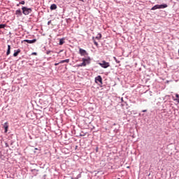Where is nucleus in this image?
I'll return each mask as SVG.
<instances>
[{
    "mask_svg": "<svg viewBox=\"0 0 179 179\" xmlns=\"http://www.w3.org/2000/svg\"><path fill=\"white\" fill-rule=\"evenodd\" d=\"M82 61H83V63L80 64H78V67L86 66L87 65L90 64L91 59L90 57L83 58Z\"/></svg>",
    "mask_w": 179,
    "mask_h": 179,
    "instance_id": "1",
    "label": "nucleus"
},
{
    "mask_svg": "<svg viewBox=\"0 0 179 179\" xmlns=\"http://www.w3.org/2000/svg\"><path fill=\"white\" fill-rule=\"evenodd\" d=\"M22 13L25 15H28L32 12L31 8L22 7Z\"/></svg>",
    "mask_w": 179,
    "mask_h": 179,
    "instance_id": "2",
    "label": "nucleus"
},
{
    "mask_svg": "<svg viewBox=\"0 0 179 179\" xmlns=\"http://www.w3.org/2000/svg\"><path fill=\"white\" fill-rule=\"evenodd\" d=\"M167 6H168L166 4H164V5H156L154 7H152L151 8V10H157V9H163V8H167Z\"/></svg>",
    "mask_w": 179,
    "mask_h": 179,
    "instance_id": "3",
    "label": "nucleus"
},
{
    "mask_svg": "<svg viewBox=\"0 0 179 179\" xmlns=\"http://www.w3.org/2000/svg\"><path fill=\"white\" fill-rule=\"evenodd\" d=\"M99 64L103 69H108V67H110V64L104 60L102 61L101 63H99Z\"/></svg>",
    "mask_w": 179,
    "mask_h": 179,
    "instance_id": "4",
    "label": "nucleus"
},
{
    "mask_svg": "<svg viewBox=\"0 0 179 179\" xmlns=\"http://www.w3.org/2000/svg\"><path fill=\"white\" fill-rule=\"evenodd\" d=\"M94 81L96 83H99L101 85H103V78L101 77V76L95 77Z\"/></svg>",
    "mask_w": 179,
    "mask_h": 179,
    "instance_id": "5",
    "label": "nucleus"
},
{
    "mask_svg": "<svg viewBox=\"0 0 179 179\" xmlns=\"http://www.w3.org/2000/svg\"><path fill=\"white\" fill-rule=\"evenodd\" d=\"M79 52H80L81 56H85V55H87L86 50H85L84 49H82V48L79 49Z\"/></svg>",
    "mask_w": 179,
    "mask_h": 179,
    "instance_id": "6",
    "label": "nucleus"
},
{
    "mask_svg": "<svg viewBox=\"0 0 179 179\" xmlns=\"http://www.w3.org/2000/svg\"><path fill=\"white\" fill-rule=\"evenodd\" d=\"M23 41L27 42L29 44H32L34 43L37 41V40L36 38L33 39V40H24Z\"/></svg>",
    "mask_w": 179,
    "mask_h": 179,
    "instance_id": "7",
    "label": "nucleus"
},
{
    "mask_svg": "<svg viewBox=\"0 0 179 179\" xmlns=\"http://www.w3.org/2000/svg\"><path fill=\"white\" fill-rule=\"evenodd\" d=\"M15 14L17 15V17H22V13L20 9H18L16 10Z\"/></svg>",
    "mask_w": 179,
    "mask_h": 179,
    "instance_id": "8",
    "label": "nucleus"
},
{
    "mask_svg": "<svg viewBox=\"0 0 179 179\" xmlns=\"http://www.w3.org/2000/svg\"><path fill=\"white\" fill-rule=\"evenodd\" d=\"M10 52H11V45H8V50H7L6 55L7 56L10 55Z\"/></svg>",
    "mask_w": 179,
    "mask_h": 179,
    "instance_id": "9",
    "label": "nucleus"
},
{
    "mask_svg": "<svg viewBox=\"0 0 179 179\" xmlns=\"http://www.w3.org/2000/svg\"><path fill=\"white\" fill-rule=\"evenodd\" d=\"M21 52V50L20 49H17V50H14V57H17L18 54Z\"/></svg>",
    "mask_w": 179,
    "mask_h": 179,
    "instance_id": "10",
    "label": "nucleus"
},
{
    "mask_svg": "<svg viewBox=\"0 0 179 179\" xmlns=\"http://www.w3.org/2000/svg\"><path fill=\"white\" fill-rule=\"evenodd\" d=\"M57 5L56 4H52V5H51V6H50V10H56L57 9Z\"/></svg>",
    "mask_w": 179,
    "mask_h": 179,
    "instance_id": "11",
    "label": "nucleus"
},
{
    "mask_svg": "<svg viewBox=\"0 0 179 179\" xmlns=\"http://www.w3.org/2000/svg\"><path fill=\"white\" fill-rule=\"evenodd\" d=\"M69 59H66L62 60L59 62V63H61V64L69 63Z\"/></svg>",
    "mask_w": 179,
    "mask_h": 179,
    "instance_id": "12",
    "label": "nucleus"
},
{
    "mask_svg": "<svg viewBox=\"0 0 179 179\" xmlns=\"http://www.w3.org/2000/svg\"><path fill=\"white\" fill-rule=\"evenodd\" d=\"M4 128H5V133H7V131H8V123H7V122H5V124H4Z\"/></svg>",
    "mask_w": 179,
    "mask_h": 179,
    "instance_id": "13",
    "label": "nucleus"
},
{
    "mask_svg": "<svg viewBox=\"0 0 179 179\" xmlns=\"http://www.w3.org/2000/svg\"><path fill=\"white\" fill-rule=\"evenodd\" d=\"M64 39L63 38H61L60 40H59V45H64Z\"/></svg>",
    "mask_w": 179,
    "mask_h": 179,
    "instance_id": "14",
    "label": "nucleus"
},
{
    "mask_svg": "<svg viewBox=\"0 0 179 179\" xmlns=\"http://www.w3.org/2000/svg\"><path fill=\"white\" fill-rule=\"evenodd\" d=\"M95 38H96V40H100L101 38V34H99L98 36H96V37H95Z\"/></svg>",
    "mask_w": 179,
    "mask_h": 179,
    "instance_id": "15",
    "label": "nucleus"
},
{
    "mask_svg": "<svg viewBox=\"0 0 179 179\" xmlns=\"http://www.w3.org/2000/svg\"><path fill=\"white\" fill-rule=\"evenodd\" d=\"M92 40H93V41H94V44L96 47H98L99 44H98V43L94 40V37L92 38Z\"/></svg>",
    "mask_w": 179,
    "mask_h": 179,
    "instance_id": "16",
    "label": "nucleus"
},
{
    "mask_svg": "<svg viewBox=\"0 0 179 179\" xmlns=\"http://www.w3.org/2000/svg\"><path fill=\"white\" fill-rule=\"evenodd\" d=\"M6 27V24H0V29H4Z\"/></svg>",
    "mask_w": 179,
    "mask_h": 179,
    "instance_id": "17",
    "label": "nucleus"
},
{
    "mask_svg": "<svg viewBox=\"0 0 179 179\" xmlns=\"http://www.w3.org/2000/svg\"><path fill=\"white\" fill-rule=\"evenodd\" d=\"M113 59L115 61L116 63L117 64L120 63V62L117 59L116 57H113Z\"/></svg>",
    "mask_w": 179,
    "mask_h": 179,
    "instance_id": "18",
    "label": "nucleus"
},
{
    "mask_svg": "<svg viewBox=\"0 0 179 179\" xmlns=\"http://www.w3.org/2000/svg\"><path fill=\"white\" fill-rule=\"evenodd\" d=\"M19 4L24 5L25 4V1H22L20 2Z\"/></svg>",
    "mask_w": 179,
    "mask_h": 179,
    "instance_id": "19",
    "label": "nucleus"
},
{
    "mask_svg": "<svg viewBox=\"0 0 179 179\" xmlns=\"http://www.w3.org/2000/svg\"><path fill=\"white\" fill-rule=\"evenodd\" d=\"M176 99H179V94H176Z\"/></svg>",
    "mask_w": 179,
    "mask_h": 179,
    "instance_id": "20",
    "label": "nucleus"
},
{
    "mask_svg": "<svg viewBox=\"0 0 179 179\" xmlns=\"http://www.w3.org/2000/svg\"><path fill=\"white\" fill-rule=\"evenodd\" d=\"M50 53H51V51H50V50H48L46 52L47 55H49Z\"/></svg>",
    "mask_w": 179,
    "mask_h": 179,
    "instance_id": "21",
    "label": "nucleus"
},
{
    "mask_svg": "<svg viewBox=\"0 0 179 179\" xmlns=\"http://www.w3.org/2000/svg\"><path fill=\"white\" fill-rule=\"evenodd\" d=\"M174 101H176L178 103H179V99H176Z\"/></svg>",
    "mask_w": 179,
    "mask_h": 179,
    "instance_id": "22",
    "label": "nucleus"
},
{
    "mask_svg": "<svg viewBox=\"0 0 179 179\" xmlns=\"http://www.w3.org/2000/svg\"><path fill=\"white\" fill-rule=\"evenodd\" d=\"M59 64H61V63H59H59H56V64H55V66H58Z\"/></svg>",
    "mask_w": 179,
    "mask_h": 179,
    "instance_id": "23",
    "label": "nucleus"
},
{
    "mask_svg": "<svg viewBox=\"0 0 179 179\" xmlns=\"http://www.w3.org/2000/svg\"><path fill=\"white\" fill-rule=\"evenodd\" d=\"M32 55H37V53L36 52H33Z\"/></svg>",
    "mask_w": 179,
    "mask_h": 179,
    "instance_id": "24",
    "label": "nucleus"
},
{
    "mask_svg": "<svg viewBox=\"0 0 179 179\" xmlns=\"http://www.w3.org/2000/svg\"><path fill=\"white\" fill-rule=\"evenodd\" d=\"M143 112L145 113V112H147V110H143Z\"/></svg>",
    "mask_w": 179,
    "mask_h": 179,
    "instance_id": "25",
    "label": "nucleus"
},
{
    "mask_svg": "<svg viewBox=\"0 0 179 179\" xmlns=\"http://www.w3.org/2000/svg\"><path fill=\"white\" fill-rule=\"evenodd\" d=\"M80 1H82V2H84V0H80Z\"/></svg>",
    "mask_w": 179,
    "mask_h": 179,
    "instance_id": "26",
    "label": "nucleus"
},
{
    "mask_svg": "<svg viewBox=\"0 0 179 179\" xmlns=\"http://www.w3.org/2000/svg\"><path fill=\"white\" fill-rule=\"evenodd\" d=\"M74 179H78V178H75Z\"/></svg>",
    "mask_w": 179,
    "mask_h": 179,
    "instance_id": "27",
    "label": "nucleus"
},
{
    "mask_svg": "<svg viewBox=\"0 0 179 179\" xmlns=\"http://www.w3.org/2000/svg\"><path fill=\"white\" fill-rule=\"evenodd\" d=\"M17 6H19V4H17Z\"/></svg>",
    "mask_w": 179,
    "mask_h": 179,
    "instance_id": "28",
    "label": "nucleus"
},
{
    "mask_svg": "<svg viewBox=\"0 0 179 179\" xmlns=\"http://www.w3.org/2000/svg\"><path fill=\"white\" fill-rule=\"evenodd\" d=\"M178 52H179V50H178Z\"/></svg>",
    "mask_w": 179,
    "mask_h": 179,
    "instance_id": "29",
    "label": "nucleus"
}]
</instances>
